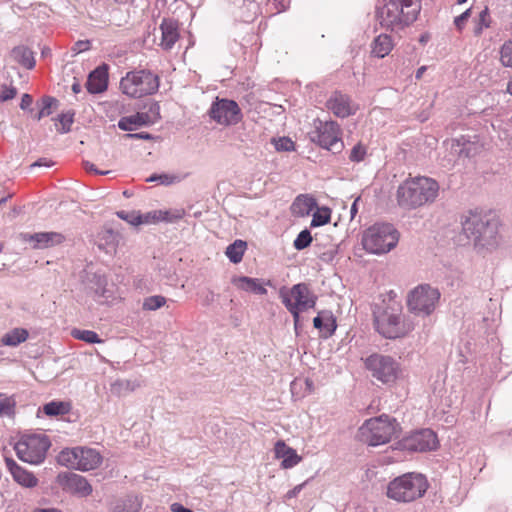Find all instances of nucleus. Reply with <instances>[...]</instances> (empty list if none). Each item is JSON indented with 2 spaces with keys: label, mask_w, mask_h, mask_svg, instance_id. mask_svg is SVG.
I'll use <instances>...</instances> for the list:
<instances>
[{
  "label": "nucleus",
  "mask_w": 512,
  "mask_h": 512,
  "mask_svg": "<svg viewBox=\"0 0 512 512\" xmlns=\"http://www.w3.org/2000/svg\"><path fill=\"white\" fill-rule=\"evenodd\" d=\"M439 185L429 177L408 178L397 188L398 205L405 210H412L432 203L438 196Z\"/></svg>",
  "instance_id": "1"
},
{
  "label": "nucleus",
  "mask_w": 512,
  "mask_h": 512,
  "mask_svg": "<svg viewBox=\"0 0 512 512\" xmlns=\"http://www.w3.org/2000/svg\"><path fill=\"white\" fill-rule=\"evenodd\" d=\"M420 9L419 0H378L376 18L382 27L398 30L413 23Z\"/></svg>",
  "instance_id": "2"
},
{
  "label": "nucleus",
  "mask_w": 512,
  "mask_h": 512,
  "mask_svg": "<svg viewBox=\"0 0 512 512\" xmlns=\"http://www.w3.org/2000/svg\"><path fill=\"white\" fill-rule=\"evenodd\" d=\"M401 306L392 301L387 305L378 306L374 310V321L377 331L385 338L403 337L414 329L411 321L401 317Z\"/></svg>",
  "instance_id": "3"
},
{
  "label": "nucleus",
  "mask_w": 512,
  "mask_h": 512,
  "mask_svg": "<svg viewBox=\"0 0 512 512\" xmlns=\"http://www.w3.org/2000/svg\"><path fill=\"white\" fill-rule=\"evenodd\" d=\"M462 229L475 246L489 249L497 244V222L488 216L469 213L462 222Z\"/></svg>",
  "instance_id": "4"
},
{
  "label": "nucleus",
  "mask_w": 512,
  "mask_h": 512,
  "mask_svg": "<svg viewBox=\"0 0 512 512\" xmlns=\"http://www.w3.org/2000/svg\"><path fill=\"white\" fill-rule=\"evenodd\" d=\"M399 241V232L388 223H377L362 234V246L370 254L382 255L394 249Z\"/></svg>",
  "instance_id": "5"
},
{
  "label": "nucleus",
  "mask_w": 512,
  "mask_h": 512,
  "mask_svg": "<svg viewBox=\"0 0 512 512\" xmlns=\"http://www.w3.org/2000/svg\"><path fill=\"white\" fill-rule=\"evenodd\" d=\"M428 489L422 474L407 473L392 480L387 486V496L397 502L408 503L421 498Z\"/></svg>",
  "instance_id": "6"
},
{
  "label": "nucleus",
  "mask_w": 512,
  "mask_h": 512,
  "mask_svg": "<svg viewBox=\"0 0 512 512\" xmlns=\"http://www.w3.org/2000/svg\"><path fill=\"white\" fill-rule=\"evenodd\" d=\"M279 297L285 308L291 313L295 329L298 328L300 314L314 308L317 301V296L305 283L295 284L291 288H280Z\"/></svg>",
  "instance_id": "7"
},
{
  "label": "nucleus",
  "mask_w": 512,
  "mask_h": 512,
  "mask_svg": "<svg viewBox=\"0 0 512 512\" xmlns=\"http://www.w3.org/2000/svg\"><path fill=\"white\" fill-rule=\"evenodd\" d=\"M398 423L387 415L366 420L359 428L362 441L370 446H378L389 442L398 433Z\"/></svg>",
  "instance_id": "8"
},
{
  "label": "nucleus",
  "mask_w": 512,
  "mask_h": 512,
  "mask_svg": "<svg viewBox=\"0 0 512 512\" xmlns=\"http://www.w3.org/2000/svg\"><path fill=\"white\" fill-rule=\"evenodd\" d=\"M158 88V76L147 70L128 72L120 81L122 93L131 98L152 95Z\"/></svg>",
  "instance_id": "9"
},
{
  "label": "nucleus",
  "mask_w": 512,
  "mask_h": 512,
  "mask_svg": "<svg viewBox=\"0 0 512 512\" xmlns=\"http://www.w3.org/2000/svg\"><path fill=\"white\" fill-rule=\"evenodd\" d=\"M50 445L51 443L46 435L29 434L21 436L14 449L21 461L38 465L45 460Z\"/></svg>",
  "instance_id": "10"
},
{
  "label": "nucleus",
  "mask_w": 512,
  "mask_h": 512,
  "mask_svg": "<svg viewBox=\"0 0 512 512\" xmlns=\"http://www.w3.org/2000/svg\"><path fill=\"white\" fill-rule=\"evenodd\" d=\"M57 462L67 468L90 471L99 467L102 463V456L97 450L92 448H67L59 453Z\"/></svg>",
  "instance_id": "11"
},
{
  "label": "nucleus",
  "mask_w": 512,
  "mask_h": 512,
  "mask_svg": "<svg viewBox=\"0 0 512 512\" xmlns=\"http://www.w3.org/2000/svg\"><path fill=\"white\" fill-rule=\"evenodd\" d=\"M439 299L438 289L430 285H419L408 294L407 305L414 314L428 316L435 310Z\"/></svg>",
  "instance_id": "12"
},
{
  "label": "nucleus",
  "mask_w": 512,
  "mask_h": 512,
  "mask_svg": "<svg viewBox=\"0 0 512 512\" xmlns=\"http://www.w3.org/2000/svg\"><path fill=\"white\" fill-rule=\"evenodd\" d=\"M365 365L372 376L384 384L394 383L401 375L398 362L391 356L382 354L370 355L365 360Z\"/></svg>",
  "instance_id": "13"
},
{
  "label": "nucleus",
  "mask_w": 512,
  "mask_h": 512,
  "mask_svg": "<svg viewBox=\"0 0 512 512\" xmlns=\"http://www.w3.org/2000/svg\"><path fill=\"white\" fill-rule=\"evenodd\" d=\"M311 139L324 149L340 152L343 148L341 128L335 121H319Z\"/></svg>",
  "instance_id": "14"
},
{
  "label": "nucleus",
  "mask_w": 512,
  "mask_h": 512,
  "mask_svg": "<svg viewBox=\"0 0 512 512\" xmlns=\"http://www.w3.org/2000/svg\"><path fill=\"white\" fill-rule=\"evenodd\" d=\"M446 149L449 151V162L456 158H473L479 155L484 149V143L479 136H461L456 139L444 142Z\"/></svg>",
  "instance_id": "15"
},
{
  "label": "nucleus",
  "mask_w": 512,
  "mask_h": 512,
  "mask_svg": "<svg viewBox=\"0 0 512 512\" xmlns=\"http://www.w3.org/2000/svg\"><path fill=\"white\" fill-rule=\"evenodd\" d=\"M209 116L223 126L236 125L242 119L241 109L234 100L219 99L218 97L210 107Z\"/></svg>",
  "instance_id": "16"
},
{
  "label": "nucleus",
  "mask_w": 512,
  "mask_h": 512,
  "mask_svg": "<svg viewBox=\"0 0 512 512\" xmlns=\"http://www.w3.org/2000/svg\"><path fill=\"white\" fill-rule=\"evenodd\" d=\"M56 482L63 491L78 497H87L93 492V488L88 480L73 472L59 473L56 477Z\"/></svg>",
  "instance_id": "17"
},
{
  "label": "nucleus",
  "mask_w": 512,
  "mask_h": 512,
  "mask_svg": "<svg viewBox=\"0 0 512 512\" xmlns=\"http://www.w3.org/2000/svg\"><path fill=\"white\" fill-rule=\"evenodd\" d=\"M159 105L154 103L148 112H137L136 114L122 117L118 121V127L123 131H133L138 127L154 124L159 118Z\"/></svg>",
  "instance_id": "18"
},
{
  "label": "nucleus",
  "mask_w": 512,
  "mask_h": 512,
  "mask_svg": "<svg viewBox=\"0 0 512 512\" xmlns=\"http://www.w3.org/2000/svg\"><path fill=\"white\" fill-rule=\"evenodd\" d=\"M406 445L413 451H431L437 448L436 434L430 429H422L413 433L406 441Z\"/></svg>",
  "instance_id": "19"
},
{
  "label": "nucleus",
  "mask_w": 512,
  "mask_h": 512,
  "mask_svg": "<svg viewBox=\"0 0 512 512\" xmlns=\"http://www.w3.org/2000/svg\"><path fill=\"white\" fill-rule=\"evenodd\" d=\"M326 107L335 116L345 118L355 114L358 107L352 103L349 96L342 94L341 92H334L326 102Z\"/></svg>",
  "instance_id": "20"
},
{
  "label": "nucleus",
  "mask_w": 512,
  "mask_h": 512,
  "mask_svg": "<svg viewBox=\"0 0 512 512\" xmlns=\"http://www.w3.org/2000/svg\"><path fill=\"white\" fill-rule=\"evenodd\" d=\"M6 466L13 480L21 487L33 489L38 486L39 480L34 473L20 466L13 459L6 458Z\"/></svg>",
  "instance_id": "21"
},
{
  "label": "nucleus",
  "mask_w": 512,
  "mask_h": 512,
  "mask_svg": "<svg viewBox=\"0 0 512 512\" xmlns=\"http://www.w3.org/2000/svg\"><path fill=\"white\" fill-rule=\"evenodd\" d=\"M274 452L277 459H282L281 467L284 469L293 468L302 460V457L297 454L296 450L286 445L282 440L275 443Z\"/></svg>",
  "instance_id": "22"
},
{
  "label": "nucleus",
  "mask_w": 512,
  "mask_h": 512,
  "mask_svg": "<svg viewBox=\"0 0 512 512\" xmlns=\"http://www.w3.org/2000/svg\"><path fill=\"white\" fill-rule=\"evenodd\" d=\"M26 240L32 243L34 249H46L61 244L65 236L58 232H39L28 235Z\"/></svg>",
  "instance_id": "23"
},
{
  "label": "nucleus",
  "mask_w": 512,
  "mask_h": 512,
  "mask_svg": "<svg viewBox=\"0 0 512 512\" xmlns=\"http://www.w3.org/2000/svg\"><path fill=\"white\" fill-rule=\"evenodd\" d=\"M88 289L94 294V298L99 302H105L110 298H113V290L108 287L107 279L104 275L94 274L90 280Z\"/></svg>",
  "instance_id": "24"
},
{
  "label": "nucleus",
  "mask_w": 512,
  "mask_h": 512,
  "mask_svg": "<svg viewBox=\"0 0 512 512\" xmlns=\"http://www.w3.org/2000/svg\"><path fill=\"white\" fill-rule=\"evenodd\" d=\"M108 84V74L105 66L98 67L89 74L86 82L87 90L92 94L105 91Z\"/></svg>",
  "instance_id": "25"
},
{
  "label": "nucleus",
  "mask_w": 512,
  "mask_h": 512,
  "mask_svg": "<svg viewBox=\"0 0 512 512\" xmlns=\"http://www.w3.org/2000/svg\"><path fill=\"white\" fill-rule=\"evenodd\" d=\"M162 38L160 45L165 50H170L179 39L178 26L175 21L164 19L160 25Z\"/></svg>",
  "instance_id": "26"
},
{
  "label": "nucleus",
  "mask_w": 512,
  "mask_h": 512,
  "mask_svg": "<svg viewBox=\"0 0 512 512\" xmlns=\"http://www.w3.org/2000/svg\"><path fill=\"white\" fill-rule=\"evenodd\" d=\"M317 206L314 197L310 195H299L291 206V211L295 216L304 217L310 214Z\"/></svg>",
  "instance_id": "27"
},
{
  "label": "nucleus",
  "mask_w": 512,
  "mask_h": 512,
  "mask_svg": "<svg viewBox=\"0 0 512 512\" xmlns=\"http://www.w3.org/2000/svg\"><path fill=\"white\" fill-rule=\"evenodd\" d=\"M234 285L246 292H253L258 295L267 294V289L264 287L263 283L257 278H250L246 276H241L235 278L233 280Z\"/></svg>",
  "instance_id": "28"
},
{
  "label": "nucleus",
  "mask_w": 512,
  "mask_h": 512,
  "mask_svg": "<svg viewBox=\"0 0 512 512\" xmlns=\"http://www.w3.org/2000/svg\"><path fill=\"white\" fill-rule=\"evenodd\" d=\"M12 59L27 69L35 66L33 52L25 46H17L11 51Z\"/></svg>",
  "instance_id": "29"
},
{
  "label": "nucleus",
  "mask_w": 512,
  "mask_h": 512,
  "mask_svg": "<svg viewBox=\"0 0 512 512\" xmlns=\"http://www.w3.org/2000/svg\"><path fill=\"white\" fill-rule=\"evenodd\" d=\"M393 48V42L389 35L381 34L372 43V54L378 58L387 56Z\"/></svg>",
  "instance_id": "30"
},
{
  "label": "nucleus",
  "mask_w": 512,
  "mask_h": 512,
  "mask_svg": "<svg viewBox=\"0 0 512 512\" xmlns=\"http://www.w3.org/2000/svg\"><path fill=\"white\" fill-rule=\"evenodd\" d=\"M141 508V501L138 496L129 495L117 500L111 508L112 512H138Z\"/></svg>",
  "instance_id": "31"
},
{
  "label": "nucleus",
  "mask_w": 512,
  "mask_h": 512,
  "mask_svg": "<svg viewBox=\"0 0 512 512\" xmlns=\"http://www.w3.org/2000/svg\"><path fill=\"white\" fill-rule=\"evenodd\" d=\"M313 325L320 331H324L327 335H331L335 329V319L329 312H321L313 319Z\"/></svg>",
  "instance_id": "32"
},
{
  "label": "nucleus",
  "mask_w": 512,
  "mask_h": 512,
  "mask_svg": "<svg viewBox=\"0 0 512 512\" xmlns=\"http://www.w3.org/2000/svg\"><path fill=\"white\" fill-rule=\"evenodd\" d=\"M29 333L24 328H14L3 335L1 342L6 346L15 347L25 342Z\"/></svg>",
  "instance_id": "33"
},
{
  "label": "nucleus",
  "mask_w": 512,
  "mask_h": 512,
  "mask_svg": "<svg viewBox=\"0 0 512 512\" xmlns=\"http://www.w3.org/2000/svg\"><path fill=\"white\" fill-rule=\"evenodd\" d=\"M246 249V242L242 240H235L232 244H230L226 248V256L229 258V260L233 263H239L241 262L243 258V254Z\"/></svg>",
  "instance_id": "34"
},
{
  "label": "nucleus",
  "mask_w": 512,
  "mask_h": 512,
  "mask_svg": "<svg viewBox=\"0 0 512 512\" xmlns=\"http://www.w3.org/2000/svg\"><path fill=\"white\" fill-rule=\"evenodd\" d=\"M71 406L63 401H51L43 406V411L48 416H59L67 414Z\"/></svg>",
  "instance_id": "35"
},
{
  "label": "nucleus",
  "mask_w": 512,
  "mask_h": 512,
  "mask_svg": "<svg viewBox=\"0 0 512 512\" xmlns=\"http://www.w3.org/2000/svg\"><path fill=\"white\" fill-rule=\"evenodd\" d=\"M491 18L489 15V10L485 7L478 15V17L474 21L473 33L475 36H480L483 31L490 27Z\"/></svg>",
  "instance_id": "36"
},
{
  "label": "nucleus",
  "mask_w": 512,
  "mask_h": 512,
  "mask_svg": "<svg viewBox=\"0 0 512 512\" xmlns=\"http://www.w3.org/2000/svg\"><path fill=\"white\" fill-rule=\"evenodd\" d=\"M499 61L505 68H512V37L501 45L499 49Z\"/></svg>",
  "instance_id": "37"
},
{
  "label": "nucleus",
  "mask_w": 512,
  "mask_h": 512,
  "mask_svg": "<svg viewBox=\"0 0 512 512\" xmlns=\"http://www.w3.org/2000/svg\"><path fill=\"white\" fill-rule=\"evenodd\" d=\"M71 335L78 340H82L87 343H102L103 341L99 338L98 334L91 330L73 329Z\"/></svg>",
  "instance_id": "38"
},
{
  "label": "nucleus",
  "mask_w": 512,
  "mask_h": 512,
  "mask_svg": "<svg viewBox=\"0 0 512 512\" xmlns=\"http://www.w3.org/2000/svg\"><path fill=\"white\" fill-rule=\"evenodd\" d=\"M167 300L164 296L161 295H153L146 297L143 300L142 308L146 311H155L160 309L166 304Z\"/></svg>",
  "instance_id": "39"
},
{
  "label": "nucleus",
  "mask_w": 512,
  "mask_h": 512,
  "mask_svg": "<svg viewBox=\"0 0 512 512\" xmlns=\"http://www.w3.org/2000/svg\"><path fill=\"white\" fill-rule=\"evenodd\" d=\"M331 218V211L329 208H318L314 213L311 220V227H319L327 224Z\"/></svg>",
  "instance_id": "40"
},
{
  "label": "nucleus",
  "mask_w": 512,
  "mask_h": 512,
  "mask_svg": "<svg viewBox=\"0 0 512 512\" xmlns=\"http://www.w3.org/2000/svg\"><path fill=\"white\" fill-rule=\"evenodd\" d=\"M160 222L173 223L182 219L185 215L184 209L158 210Z\"/></svg>",
  "instance_id": "41"
},
{
  "label": "nucleus",
  "mask_w": 512,
  "mask_h": 512,
  "mask_svg": "<svg viewBox=\"0 0 512 512\" xmlns=\"http://www.w3.org/2000/svg\"><path fill=\"white\" fill-rule=\"evenodd\" d=\"M58 101L53 97H44L42 99V105L40 111L36 115V119L40 120L43 117L49 116L52 114L53 109L56 108Z\"/></svg>",
  "instance_id": "42"
},
{
  "label": "nucleus",
  "mask_w": 512,
  "mask_h": 512,
  "mask_svg": "<svg viewBox=\"0 0 512 512\" xmlns=\"http://www.w3.org/2000/svg\"><path fill=\"white\" fill-rule=\"evenodd\" d=\"M73 113L67 112L58 116L57 121L59 124H56V129L60 133H67L70 131L71 125L73 123Z\"/></svg>",
  "instance_id": "43"
},
{
  "label": "nucleus",
  "mask_w": 512,
  "mask_h": 512,
  "mask_svg": "<svg viewBox=\"0 0 512 512\" xmlns=\"http://www.w3.org/2000/svg\"><path fill=\"white\" fill-rule=\"evenodd\" d=\"M311 242H312V236H311L310 232L307 229H305V230H302L298 234V236L294 240L293 245L296 250H303V249L307 248Z\"/></svg>",
  "instance_id": "44"
},
{
  "label": "nucleus",
  "mask_w": 512,
  "mask_h": 512,
  "mask_svg": "<svg viewBox=\"0 0 512 512\" xmlns=\"http://www.w3.org/2000/svg\"><path fill=\"white\" fill-rule=\"evenodd\" d=\"M15 400L11 397H5L0 401V417H11L14 415Z\"/></svg>",
  "instance_id": "45"
},
{
  "label": "nucleus",
  "mask_w": 512,
  "mask_h": 512,
  "mask_svg": "<svg viewBox=\"0 0 512 512\" xmlns=\"http://www.w3.org/2000/svg\"><path fill=\"white\" fill-rule=\"evenodd\" d=\"M147 182H158L162 185H170L179 182V177L169 174H153L146 179Z\"/></svg>",
  "instance_id": "46"
},
{
  "label": "nucleus",
  "mask_w": 512,
  "mask_h": 512,
  "mask_svg": "<svg viewBox=\"0 0 512 512\" xmlns=\"http://www.w3.org/2000/svg\"><path fill=\"white\" fill-rule=\"evenodd\" d=\"M139 384L130 380H117L112 384L113 390L117 393L134 391Z\"/></svg>",
  "instance_id": "47"
},
{
  "label": "nucleus",
  "mask_w": 512,
  "mask_h": 512,
  "mask_svg": "<svg viewBox=\"0 0 512 512\" xmlns=\"http://www.w3.org/2000/svg\"><path fill=\"white\" fill-rule=\"evenodd\" d=\"M366 153H367V150H366L365 146L358 143L352 148L349 159L353 162H360V161L364 160Z\"/></svg>",
  "instance_id": "48"
},
{
  "label": "nucleus",
  "mask_w": 512,
  "mask_h": 512,
  "mask_svg": "<svg viewBox=\"0 0 512 512\" xmlns=\"http://www.w3.org/2000/svg\"><path fill=\"white\" fill-rule=\"evenodd\" d=\"M160 212L158 210L150 211L145 214L139 213V225L141 224H152L160 222L159 216Z\"/></svg>",
  "instance_id": "49"
},
{
  "label": "nucleus",
  "mask_w": 512,
  "mask_h": 512,
  "mask_svg": "<svg viewBox=\"0 0 512 512\" xmlns=\"http://www.w3.org/2000/svg\"><path fill=\"white\" fill-rule=\"evenodd\" d=\"M17 94V89L13 86L2 85L0 87V101L6 102L13 99Z\"/></svg>",
  "instance_id": "50"
},
{
  "label": "nucleus",
  "mask_w": 512,
  "mask_h": 512,
  "mask_svg": "<svg viewBox=\"0 0 512 512\" xmlns=\"http://www.w3.org/2000/svg\"><path fill=\"white\" fill-rule=\"evenodd\" d=\"M117 216L131 225L138 226L139 225V213L138 212H125V211H119L117 212Z\"/></svg>",
  "instance_id": "51"
},
{
  "label": "nucleus",
  "mask_w": 512,
  "mask_h": 512,
  "mask_svg": "<svg viewBox=\"0 0 512 512\" xmlns=\"http://www.w3.org/2000/svg\"><path fill=\"white\" fill-rule=\"evenodd\" d=\"M277 151H292L294 150V142L286 137L279 138L274 143Z\"/></svg>",
  "instance_id": "52"
},
{
  "label": "nucleus",
  "mask_w": 512,
  "mask_h": 512,
  "mask_svg": "<svg viewBox=\"0 0 512 512\" xmlns=\"http://www.w3.org/2000/svg\"><path fill=\"white\" fill-rule=\"evenodd\" d=\"M471 14V9H467L464 11L461 15L457 16L454 20V23L456 27L461 30L465 24V22L468 20Z\"/></svg>",
  "instance_id": "53"
},
{
  "label": "nucleus",
  "mask_w": 512,
  "mask_h": 512,
  "mask_svg": "<svg viewBox=\"0 0 512 512\" xmlns=\"http://www.w3.org/2000/svg\"><path fill=\"white\" fill-rule=\"evenodd\" d=\"M125 138L128 139H142V140H151L153 139V136L147 132H140V133H129L125 135Z\"/></svg>",
  "instance_id": "54"
},
{
  "label": "nucleus",
  "mask_w": 512,
  "mask_h": 512,
  "mask_svg": "<svg viewBox=\"0 0 512 512\" xmlns=\"http://www.w3.org/2000/svg\"><path fill=\"white\" fill-rule=\"evenodd\" d=\"M32 97L29 94H23L20 107L25 110L32 104Z\"/></svg>",
  "instance_id": "55"
},
{
  "label": "nucleus",
  "mask_w": 512,
  "mask_h": 512,
  "mask_svg": "<svg viewBox=\"0 0 512 512\" xmlns=\"http://www.w3.org/2000/svg\"><path fill=\"white\" fill-rule=\"evenodd\" d=\"M303 486H304V483L296 485L293 489H291L290 491L287 492L286 498L291 499V498L296 497L302 490Z\"/></svg>",
  "instance_id": "56"
},
{
  "label": "nucleus",
  "mask_w": 512,
  "mask_h": 512,
  "mask_svg": "<svg viewBox=\"0 0 512 512\" xmlns=\"http://www.w3.org/2000/svg\"><path fill=\"white\" fill-rule=\"evenodd\" d=\"M89 48V41H79L76 43V48L75 50L77 52H82V51H85Z\"/></svg>",
  "instance_id": "57"
},
{
  "label": "nucleus",
  "mask_w": 512,
  "mask_h": 512,
  "mask_svg": "<svg viewBox=\"0 0 512 512\" xmlns=\"http://www.w3.org/2000/svg\"><path fill=\"white\" fill-rule=\"evenodd\" d=\"M173 512H193L191 509L183 507L181 504L174 503L171 507Z\"/></svg>",
  "instance_id": "58"
},
{
  "label": "nucleus",
  "mask_w": 512,
  "mask_h": 512,
  "mask_svg": "<svg viewBox=\"0 0 512 512\" xmlns=\"http://www.w3.org/2000/svg\"><path fill=\"white\" fill-rule=\"evenodd\" d=\"M52 162L47 161L46 159H39L38 161L34 162L31 167H40V166H46L50 167L52 166Z\"/></svg>",
  "instance_id": "59"
},
{
  "label": "nucleus",
  "mask_w": 512,
  "mask_h": 512,
  "mask_svg": "<svg viewBox=\"0 0 512 512\" xmlns=\"http://www.w3.org/2000/svg\"><path fill=\"white\" fill-rule=\"evenodd\" d=\"M360 200V197H357L353 204L351 205V208H350V214H351V218L353 219L355 217V215L357 214V203L358 201Z\"/></svg>",
  "instance_id": "60"
},
{
  "label": "nucleus",
  "mask_w": 512,
  "mask_h": 512,
  "mask_svg": "<svg viewBox=\"0 0 512 512\" xmlns=\"http://www.w3.org/2000/svg\"><path fill=\"white\" fill-rule=\"evenodd\" d=\"M85 167H86V169H87V170L94 171V172L99 173V174H101V175H105V174H108V173H109V171H105V172H104V171H98V170L94 167V164L89 163V162H87V163L85 164Z\"/></svg>",
  "instance_id": "61"
},
{
  "label": "nucleus",
  "mask_w": 512,
  "mask_h": 512,
  "mask_svg": "<svg viewBox=\"0 0 512 512\" xmlns=\"http://www.w3.org/2000/svg\"><path fill=\"white\" fill-rule=\"evenodd\" d=\"M32 512H63L61 509L59 508H37L35 510H33Z\"/></svg>",
  "instance_id": "62"
},
{
  "label": "nucleus",
  "mask_w": 512,
  "mask_h": 512,
  "mask_svg": "<svg viewBox=\"0 0 512 512\" xmlns=\"http://www.w3.org/2000/svg\"><path fill=\"white\" fill-rule=\"evenodd\" d=\"M425 70H426L425 66H421L420 68H418V70L416 71V78L420 79L422 77L423 73L425 72Z\"/></svg>",
  "instance_id": "63"
},
{
  "label": "nucleus",
  "mask_w": 512,
  "mask_h": 512,
  "mask_svg": "<svg viewBox=\"0 0 512 512\" xmlns=\"http://www.w3.org/2000/svg\"><path fill=\"white\" fill-rule=\"evenodd\" d=\"M72 91L75 93V94H78L80 91H81V85L79 83H74L72 85Z\"/></svg>",
  "instance_id": "64"
}]
</instances>
